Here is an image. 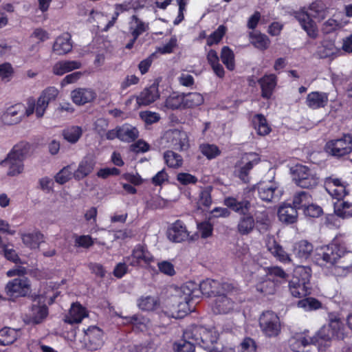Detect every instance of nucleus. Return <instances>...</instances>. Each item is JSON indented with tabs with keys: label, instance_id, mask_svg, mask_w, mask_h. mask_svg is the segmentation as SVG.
I'll return each mask as SVG.
<instances>
[{
	"label": "nucleus",
	"instance_id": "864d4df0",
	"mask_svg": "<svg viewBox=\"0 0 352 352\" xmlns=\"http://www.w3.org/2000/svg\"><path fill=\"white\" fill-rule=\"evenodd\" d=\"M115 11L111 19L107 23V25L104 28V31H107L109 28L113 27L116 22L119 15L124 12L129 10L130 5L129 3L124 2L122 3H117L114 6Z\"/></svg>",
	"mask_w": 352,
	"mask_h": 352
},
{
	"label": "nucleus",
	"instance_id": "13d9d810",
	"mask_svg": "<svg viewBox=\"0 0 352 352\" xmlns=\"http://www.w3.org/2000/svg\"><path fill=\"white\" fill-rule=\"evenodd\" d=\"M199 150L208 160L214 159L221 153L219 148L214 144H203L200 145Z\"/></svg>",
	"mask_w": 352,
	"mask_h": 352
},
{
	"label": "nucleus",
	"instance_id": "423d86ee",
	"mask_svg": "<svg viewBox=\"0 0 352 352\" xmlns=\"http://www.w3.org/2000/svg\"><path fill=\"white\" fill-rule=\"evenodd\" d=\"M293 180L298 186L311 188L319 183V177L316 170L306 166L298 164L292 168Z\"/></svg>",
	"mask_w": 352,
	"mask_h": 352
},
{
	"label": "nucleus",
	"instance_id": "a878e982",
	"mask_svg": "<svg viewBox=\"0 0 352 352\" xmlns=\"http://www.w3.org/2000/svg\"><path fill=\"white\" fill-rule=\"evenodd\" d=\"M22 160L8 154L6 158L1 162V165L8 168V176L14 177L21 174L24 170V164Z\"/></svg>",
	"mask_w": 352,
	"mask_h": 352
},
{
	"label": "nucleus",
	"instance_id": "58836bf2",
	"mask_svg": "<svg viewBox=\"0 0 352 352\" xmlns=\"http://www.w3.org/2000/svg\"><path fill=\"white\" fill-rule=\"evenodd\" d=\"M252 123L258 135L265 136L271 132V127L265 117L262 114H256L252 118Z\"/></svg>",
	"mask_w": 352,
	"mask_h": 352
},
{
	"label": "nucleus",
	"instance_id": "20e7f679",
	"mask_svg": "<svg viewBox=\"0 0 352 352\" xmlns=\"http://www.w3.org/2000/svg\"><path fill=\"white\" fill-rule=\"evenodd\" d=\"M58 95V90L54 87H50L41 92L37 100L32 97L28 98L25 106V116L28 117L34 113L37 118H42L50 102L55 100Z\"/></svg>",
	"mask_w": 352,
	"mask_h": 352
},
{
	"label": "nucleus",
	"instance_id": "c85d7f7f",
	"mask_svg": "<svg viewBox=\"0 0 352 352\" xmlns=\"http://www.w3.org/2000/svg\"><path fill=\"white\" fill-rule=\"evenodd\" d=\"M278 217L281 222L286 224H292L296 221L298 212L296 208L291 204H283L278 208Z\"/></svg>",
	"mask_w": 352,
	"mask_h": 352
},
{
	"label": "nucleus",
	"instance_id": "e2e57ef3",
	"mask_svg": "<svg viewBox=\"0 0 352 352\" xmlns=\"http://www.w3.org/2000/svg\"><path fill=\"white\" fill-rule=\"evenodd\" d=\"M173 350L175 352H194V344L186 340H181L173 344Z\"/></svg>",
	"mask_w": 352,
	"mask_h": 352
},
{
	"label": "nucleus",
	"instance_id": "f704fd0d",
	"mask_svg": "<svg viewBox=\"0 0 352 352\" xmlns=\"http://www.w3.org/2000/svg\"><path fill=\"white\" fill-rule=\"evenodd\" d=\"M149 29V24L144 22L139 19L136 15H133L131 17L129 23V30L133 37L138 38L144 32L148 31Z\"/></svg>",
	"mask_w": 352,
	"mask_h": 352
},
{
	"label": "nucleus",
	"instance_id": "f8f14e48",
	"mask_svg": "<svg viewBox=\"0 0 352 352\" xmlns=\"http://www.w3.org/2000/svg\"><path fill=\"white\" fill-rule=\"evenodd\" d=\"M258 197L266 202L277 201L283 195L278 184L274 182H261L256 185Z\"/></svg>",
	"mask_w": 352,
	"mask_h": 352
},
{
	"label": "nucleus",
	"instance_id": "2eb2a0df",
	"mask_svg": "<svg viewBox=\"0 0 352 352\" xmlns=\"http://www.w3.org/2000/svg\"><path fill=\"white\" fill-rule=\"evenodd\" d=\"M6 292L12 297L25 296L31 292L30 281L25 277L14 278L7 283Z\"/></svg>",
	"mask_w": 352,
	"mask_h": 352
},
{
	"label": "nucleus",
	"instance_id": "0e129e2a",
	"mask_svg": "<svg viewBox=\"0 0 352 352\" xmlns=\"http://www.w3.org/2000/svg\"><path fill=\"white\" fill-rule=\"evenodd\" d=\"M14 73V69L11 64L5 63L0 65V79L5 81H9Z\"/></svg>",
	"mask_w": 352,
	"mask_h": 352
},
{
	"label": "nucleus",
	"instance_id": "e433bc0d",
	"mask_svg": "<svg viewBox=\"0 0 352 352\" xmlns=\"http://www.w3.org/2000/svg\"><path fill=\"white\" fill-rule=\"evenodd\" d=\"M292 251L298 258L306 260L313 251V245L307 241L301 240L294 244Z\"/></svg>",
	"mask_w": 352,
	"mask_h": 352
},
{
	"label": "nucleus",
	"instance_id": "f257e3e1",
	"mask_svg": "<svg viewBox=\"0 0 352 352\" xmlns=\"http://www.w3.org/2000/svg\"><path fill=\"white\" fill-rule=\"evenodd\" d=\"M233 289L232 285L228 283H220L213 279H206L200 284L188 281L177 290L174 301L177 303V311L186 314L190 311L189 303L199 298L201 294L217 297L222 292L229 294Z\"/></svg>",
	"mask_w": 352,
	"mask_h": 352
},
{
	"label": "nucleus",
	"instance_id": "412c9836",
	"mask_svg": "<svg viewBox=\"0 0 352 352\" xmlns=\"http://www.w3.org/2000/svg\"><path fill=\"white\" fill-rule=\"evenodd\" d=\"M87 346L90 350H98L104 344L103 332L96 326L89 327L85 331Z\"/></svg>",
	"mask_w": 352,
	"mask_h": 352
},
{
	"label": "nucleus",
	"instance_id": "4468645a",
	"mask_svg": "<svg viewBox=\"0 0 352 352\" xmlns=\"http://www.w3.org/2000/svg\"><path fill=\"white\" fill-rule=\"evenodd\" d=\"M260 162V157L255 153H245L243 155L241 162L236 166L237 176L243 182H249V173L252 168Z\"/></svg>",
	"mask_w": 352,
	"mask_h": 352
},
{
	"label": "nucleus",
	"instance_id": "052dcab7",
	"mask_svg": "<svg viewBox=\"0 0 352 352\" xmlns=\"http://www.w3.org/2000/svg\"><path fill=\"white\" fill-rule=\"evenodd\" d=\"M1 252L5 258L14 263H20V258L13 247L10 245H3L1 248Z\"/></svg>",
	"mask_w": 352,
	"mask_h": 352
},
{
	"label": "nucleus",
	"instance_id": "3c124183",
	"mask_svg": "<svg viewBox=\"0 0 352 352\" xmlns=\"http://www.w3.org/2000/svg\"><path fill=\"white\" fill-rule=\"evenodd\" d=\"M221 59L228 69L232 71L234 69V54L230 47L224 46L221 49Z\"/></svg>",
	"mask_w": 352,
	"mask_h": 352
},
{
	"label": "nucleus",
	"instance_id": "37998d69",
	"mask_svg": "<svg viewBox=\"0 0 352 352\" xmlns=\"http://www.w3.org/2000/svg\"><path fill=\"white\" fill-rule=\"evenodd\" d=\"M139 135L138 129L130 124H124L119 127V139L124 142H132Z\"/></svg>",
	"mask_w": 352,
	"mask_h": 352
},
{
	"label": "nucleus",
	"instance_id": "9d476101",
	"mask_svg": "<svg viewBox=\"0 0 352 352\" xmlns=\"http://www.w3.org/2000/svg\"><path fill=\"white\" fill-rule=\"evenodd\" d=\"M193 339L197 344L209 352L219 339V333L216 327H197L193 329Z\"/></svg>",
	"mask_w": 352,
	"mask_h": 352
},
{
	"label": "nucleus",
	"instance_id": "393cba45",
	"mask_svg": "<svg viewBox=\"0 0 352 352\" xmlns=\"http://www.w3.org/2000/svg\"><path fill=\"white\" fill-rule=\"evenodd\" d=\"M72 50L71 35L69 33H63L56 38L52 46L53 52L61 56L65 55Z\"/></svg>",
	"mask_w": 352,
	"mask_h": 352
},
{
	"label": "nucleus",
	"instance_id": "6e6552de",
	"mask_svg": "<svg viewBox=\"0 0 352 352\" xmlns=\"http://www.w3.org/2000/svg\"><path fill=\"white\" fill-rule=\"evenodd\" d=\"M324 149L329 155L337 158L347 155L352 152V135L344 134L340 138L329 140Z\"/></svg>",
	"mask_w": 352,
	"mask_h": 352
},
{
	"label": "nucleus",
	"instance_id": "7c9ffc66",
	"mask_svg": "<svg viewBox=\"0 0 352 352\" xmlns=\"http://www.w3.org/2000/svg\"><path fill=\"white\" fill-rule=\"evenodd\" d=\"M87 316L85 307L79 303H73L69 313L65 316V321L69 324L80 323Z\"/></svg>",
	"mask_w": 352,
	"mask_h": 352
},
{
	"label": "nucleus",
	"instance_id": "39448f33",
	"mask_svg": "<svg viewBox=\"0 0 352 352\" xmlns=\"http://www.w3.org/2000/svg\"><path fill=\"white\" fill-rule=\"evenodd\" d=\"M46 289V292L34 299L30 316V321L32 323L38 324L47 317L48 309L45 303L52 304L58 295V292H54L52 285L47 286Z\"/></svg>",
	"mask_w": 352,
	"mask_h": 352
},
{
	"label": "nucleus",
	"instance_id": "79ce46f5",
	"mask_svg": "<svg viewBox=\"0 0 352 352\" xmlns=\"http://www.w3.org/2000/svg\"><path fill=\"white\" fill-rule=\"evenodd\" d=\"M137 305L142 311H153L160 307V300L156 296H142L138 300Z\"/></svg>",
	"mask_w": 352,
	"mask_h": 352
},
{
	"label": "nucleus",
	"instance_id": "473e14b6",
	"mask_svg": "<svg viewBox=\"0 0 352 352\" xmlns=\"http://www.w3.org/2000/svg\"><path fill=\"white\" fill-rule=\"evenodd\" d=\"M255 227V220L250 213H243L237 223V232L241 235L251 233Z\"/></svg>",
	"mask_w": 352,
	"mask_h": 352
},
{
	"label": "nucleus",
	"instance_id": "2f4dec72",
	"mask_svg": "<svg viewBox=\"0 0 352 352\" xmlns=\"http://www.w3.org/2000/svg\"><path fill=\"white\" fill-rule=\"evenodd\" d=\"M258 272L260 275L268 276L272 280H278V285L285 282L288 277V275L283 269L278 266L259 267Z\"/></svg>",
	"mask_w": 352,
	"mask_h": 352
},
{
	"label": "nucleus",
	"instance_id": "774afa93",
	"mask_svg": "<svg viewBox=\"0 0 352 352\" xmlns=\"http://www.w3.org/2000/svg\"><path fill=\"white\" fill-rule=\"evenodd\" d=\"M254 341L250 338H246L241 343L239 352H256Z\"/></svg>",
	"mask_w": 352,
	"mask_h": 352
},
{
	"label": "nucleus",
	"instance_id": "6e6d98bb",
	"mask_svg": "<svg viewBox=\"0 0 352 352\" xmlns=\"http://www.w3.org/2000/svg\"><path fill=\"white\" fill-rule=\"evenodd\" d=\"M74 177V168L72 165L63 168L54 177L55 181L59 184H64Z\"/></svg>",
	"mask_w": 352,
	"mask_h": 352
},
{
	"label": "nucleus",
	"instance_id": "09e8293b",
	"mask_svg": "<svg viewBox=\"0 0 352 352\" xmlns=\"http://www.w3.org/2000/svg\"><path fill=\"white\" fill-rule=\"evenodd\" d=\"M251 43L256 48L261 50H266L270 45V40L265 34L258 32L250 33Z\"/></svg>",
	"mask_w": 352,
	"mask_h": 352
},
{
	"label": "nucleus",
	"instance_id": "8fccbe9b",
	"mask_svg": "<svg viewBox=\"0 0 352 352\" xmlns=\"http://www.w3.org/2000/svg\"><path fill=\"white\" fill-rule=\"evenodd\" d=\"M164 158L167 166L170 168H177L182 166V157L172 151L165 152L164 154Z\"/></svg>",
	"mask_w": 352,
	"mask_h": 352
},
{
	"label": "nucleus",
	"instance_id": "ddd939ff",
	"mask_svg": "<svg viewBox=\"0 0 352 352\" xmlns=\"http://www.w3.org/2000/svg\"><path fill=\"white\" fill-rule=\"evenodd\" d=\"M235 292L234 287V289L229 294L222 292V294L215 297L211 302V309L213 313L215 314H227L235 310L236 304L231 298Z\"/></svg>",
	"mask_w": 352,
	"mask_h": 352
},
{
	"label": "nucleus",
	"instance_id": "de8ad7c7",
	"mask_svg": "<svg viewBox=\"0 0 352 352\" xmlns=\"http://www.w3.org/2000/svg\"><path fill=\"white\" fill-rule=\"evenodd\" d=\"M63 136L65 140L71 144H75L78 141L82 134L81 127L78 126H68L63 131Z\"/></svg>",
	"mask_w": 352,
	"mask_h": 352
},
{
	"label": "nucleus",
	"instance_id": "4be33fe9",
	"mask_svg": "<svg viewBox=\"0 0 352 352\" xmlns=\"http://www.w3.org/2000/svg\"><path fill=\"white\" fill-rule=\"evenodd\" d=\"M96 159L93 155L85 156L78 164V168L74 171V177L76 180H81L89 175L96 165Z\"/></svg>",
	"mask_w": 352,
	"mask_h": 352
},
{
	"label": "nucleus",
	"instance_id": "5701e85b",
	"mask_svg": "<svg viewBox=\"0 0 352 352\" xmlns=\"http://www.w3.org/2000/svg\"><path fill=\"white\" fill-rule=\"evenodd\" d=\"M266 247L268 251L280 262L289 263L292 261L289 254L285 251L283 247L273 237H267Z\"/></svg>",
	"mask_w": 352,
	"mask_h": 352
},
{
	"label": "nucleus",
	"instance_id": "a211bd4d",
	"mask_svg": "<svg viewBox=\"0 0 352 352\" xmlns=\"http://www.w3.org/2000/svg\"><path fill=\"white\" fill-rule=\"evenodd\" d=\"M168 239L174 243H181L189 238V232L185 224L180 220L173 223L167 230Z\"/></svg>",
	"mask_w": 352,
	"mask_h": 352
},
{
	"label": "nucleus",
	"instance_id": "a18cd8bd",
	"mask_svg": "<svg viewBox=\"0 0 352 352\" xmlns=\"http://www.w3.org/2000/svg\"><path fill=\"white\" fill-rule=\"evenodd\" d=\"M31 145L25 142L16 144L9 152L11 155L24 161L30 153Z\"/></svg>",
	"mask_w": 352,
	"mask_h": 352
},
{
	"label": "nucleus",
	"instance_id": "338daca9",
	"mask_svg": "<svg viewBox=\"0 0 352 352\" xmlns=\"http://www.w3.org/2000/svg\"><path fill=\"white\" fill-rule=\"evenodd\" d=\"M197 230L204 239L210 236L212 234V225L208 221H204L197 224Z\"/></svg>",
	"mask_w": 352,
	"mask_h": 352
},
{
	"label": "nucleus",
	"instance_id": "680f3d73",
	"mask_svg": "<svg viewBox=\"0 0 352 352\" xmlns=\"http://www.w3.org/2000/svg\"><path fill=\"white\" fill-rule=\"evenodd\" d=\"M159 271L168 276H173L176 274L174 265L168 261H162L157 263Z\"/></svg>",
	"mask_w": 352,
	"mask_h": 352
},
{
	"label": "nucleus",
	"instance_id": "49530a36",
	"mask_svg": "<svg viewBox=\"0 0 352 352\" xmlns=\"http://www.w3.org/2000/svg\"><path fill=\"white\" fill-rule=\"evenodd\" d=\"M19 336L16 329L4 327L0 330V344L3 346L12 344Z\"/></svg>",
	"mask_w": 352,
	"mask_h": 352
},
{
	"label": "nucleus",
	"instance_id": "9b49d317",
	"mask_svg": "<svg viewBox=\"0 0 352 352\" xmlns=\"http://www.w3.org/2000/svg\"><path fill=\"white\" fill-rule=\"evenodd\" d=\"M124 260L133 267H146L155 262V257L148 248L142 245H136L130 256Z\"/></svg>",
	"mask_w": 352,
	"mask_h": 352
},
{
	"label": "nucleus",
	"instance_id": "4c0bfd02",
	"mask_svg": "<svg viewBox=\"0 0 352 352\" xmlns=\"http://www.w3.org/2000/svg\"><path fill=\"white\" fill-rule=\"evenodd\" d=\"M23 243L31 249H36L43 241V234L38 230L23 233L21 235Z\"/></svg>",
	"mask_w": 352,
	"mask_h": 352
},
{
	"label": "nucleus",
	"instance_id": "b1692460",
	"mask_svg": "<svg viewBox=\"0 0 352 352\" xmlns=\"http://www.w3.org/2000/svg\"><path fill=\"white\" fill-rule=\"evenodd\" d=\"M72 101L78 105L92 102L96 97V93L91 88H77L71 92Z\"/></svg>",
	"mask_w": 352,
	"mask_h": 352
},
{
	"label": "nucleus",
	"instance_id": "c756f323",
	"mask_svg": "<svg viewBox=\"0 0 352 352\" xmlns=\"http://www.w3.org/2000/svg\"><path fill=\"white\" fill-rule=\"evenodd\" d=\"M257 280L256 288L258 292L264 295H271L276 292L278 280H272L268 276L260 275L258 273Z\"/></svg>",
	"mask_w": 352,
	"mask_h": 352
},
{
	"label": "nucleus",
	"instance_id": "72a5a7b5",
	"mask_svg": "<svg viewBox=\"0 0 352 352\" xmlns=\"http://www.w3.org/2000/svg\"><path fill=\"white\" fill-rule=\"evenodd\" d=\"M81 66V63L78 60H61L54 64L53 73L57 76H63L67 72L80 69Z\"/></svg>",
	"mask_w": 352,
	"mask_h": 352
},
{
	"label": "nucleus",
	"instance_id": "6ab92c4d",
	"mask_svg": "<svg viewBox=\"0 0 352 352\" xmlns=\"http://www.w3.org/2000/svg\"><path fill=\"white\" fill-rule=\"evenodd\" d=\"M165 135L173 148L184 151L188 148V138L186 132L175 129L167 131Z\"/></svg>",
	"mask_w": 352,
	"mask_h": 352
},
{
	"label": "nucleus",
	"instance_id": "f3484780",
	"mask_svg": "<svg viewBox=\"0 0 352 352\" xmlns=\"http://www.w3.org/2000/svg\"><path fill=\"white\" fill-rule=\"evenodd\" d=\"M342 322L336 316H329V323L323 326L318 332V337L324 340L340 338L339 333L342 329Z\"/></svg>",
	"mask_w": 352,
	"mask_h": 352
},
{
	"label": "nucleus",
	"instance_id": "1a4fd4ad",
	"mask_svg": "<svg viewBox=\"0 0 352 352\" xmlns=\"http://www.w3.org/2000/svg\"><path fill=\"white\" fill-rule=\"evenodd\" d=\"M352 256L350 252H346L344 248L336 244H331L330 245L321 248L317 253L316 258L318 264L324 265L330 264L333 265L338 259L342 257H349Z\"/></svg>",
	"mask_w": 352,
	"mask_h": 352
},
{
	"label": "nucleus",
	"instance_id": "dca6fc26",
	"mask_svg": "<svg viewBox=\"0 0 352 352\" xmlns=\"http://www.w3.org/2000/svg\"><path fill=\"white\" fill-rule=\"evenodd\" d=\"M25 116V106L19 103L8 107L1 116V122L6 125L16 124Z\"/></svg>",
	"mask_w": 352,
	"mask_h": 352
},
{
	"label": "nucleus",
	"instance_id": "c03bdc74",
	"mask_svg": "<svg viewBox=\"0 0 352 352\" xmlns=\"http://www.w3.org/2000/svg\"><path fill=\"white\" fill-rule=\"evenodd\" d=\"M184 108L193 109L204 104V97L198 92H190L184 94Z\"/></svg>",
	"mask_w": 352,
	"mask_h": 352
},
{
	"label": "nucleus",
	"instance_id": "bf43d9fd",
	"mask_svg": "<svg viewBox=\"0 0 352 352\" xmlns=\"http://www.w3.org/2000/svg\"><path fill=\"white\" fill-rule=\"evenodd\" d=\"M226 31L227 28L226 26L223 25H219L218 28L207 38V45L212 46L218 44L225 35Z\"/></svg>",
	"mask_w": 352,
	"mask_h": 352
},
{
	"label": "nucleus",
	"instance_id": "ea45409f",
	"mask_svg": "<svg viewBox=\"0 0 352 352\" xmlns=\"http://www.w3.org/2000/svg\"><path fill=\"white\" fill-rule=\"evenodd\" d=\"M165 107L171 110L184 109V93L173 92L165 101Z\"/></svg>",
	"mask_w": 352,
	"mask_h": 352
},
{
	"label": "nucleus",
	"instance_id": "4d7b16f0",
	"mask_svg": "<svg viewBox=\"0 0 352 352\" xmlns=\"http://www.w3.org/2000/svg\"><path fill=\"white\" fill-rule=\"evenodd\" d=\"M321 306V302L314 298H306L298 302V307L306 311L318 309Z\"/></svg>",
	"mask_w": 352,
	"mask_h": 352
},
{
	"label": "nucleus",
	"instance_id": "aec40b11",
	"mask_svg": "<svg viewBox=\"0 0 352 352\" xmlns=\"http://www.w3.org/2000/svg\"><path fill=\"white\" fill-rule=\"evenodd\" d=\"M324 187L329 195L338 200L342 199L348 193L344 183L340 179L332 177L325 179Z\"/></svg>",
	"mask_w": 352,
	"mask_h": 352
},
{
	"label": "nucleus",
	"instance_id": "bb28decb",
	"mask_svg": "<svg viewBox=\"0 0 352 352\" xmlns=\"http://www.w3.org/2000/svg\"><path fill=\"white\" fill-rule=\"evenodd\" d=\"M160 97L158 87L153 84L149 87L145 88L136 98L138 106H146L154 102Z\"/></svg>",
	"mask_w": 352,
	"mask_h": 352
},
{
	"label": "nucleus",
	"instance_id": "c9c22d12",
	"mask_svg": "<svg viewBox=\"0 0 352 352\" xmlns=\"http://www.w3.org/2000/svg\"><path fill=\"white\" fill-rule=\"evenodd\" d=\"M262 91V96L265 98H270L273 90L276 85V77L274 74L265 75L258 81Z\"/></svg>",
	"mask_w": 352,
	"mask_h": 352
},
{
	"label": "nucleus",
	"instance_id": "603ef678",
	"mask_svg": "<svg viewBox=\"0 0 352 352\" xmlns=\"http://www.w3.org/2000/svg\"><path fill=\"white\" fill-rule=\"evenodd\" d=\"M312 201L311 197L308 192L301 191L296 193L293 199V207L296 208V210L300 208H305L308 204Z\"/></svg>",
	"mask_w": 352,
	"mask_h": 352
},
{
	"label": "nucleus",
	"instance_id": "f03ea898",
	"mask_svg": "<svg viewBox=\"0 0 352 352\" xmlns=\"http://www.w3.org/2000/svg\"><path fill=\"white\" fill-rule=\"evenodd\" d=\"M308 11L297 13L296 18L308 36L314 38L318 35V29L311 17L321 21L327 16V10L322 3L315 1L310 4Z\"/></svg>",
	"mask_w": 352,
	"mask_h": 352
},
{
	"label": "nucleus",
	"instance_id": "cd10ccee",
	"mask_svg": "<svg viewBox=\"0 0 352 352\" xmlns=\"http://www.w3.org/2000/svg\"><path fill=\"white\" fill-rule=\"evenodd\" d=\"M306 104L312 109L324 107L329 101V94L322 91H311L307 94Z\"/></svg>",
	"mask_w": 352,
	"mask_h": 352
},
{
	"label": "nucleus",
	"instance_id": "69168bd1",
	"mask_svg": "<svg viewBox=\"0 0 352 352\" xmlns=\"http://www.w3.org/2000/svg\"><path fill=\"white\" fill-rule=\"evenodd\" d=\"M177 180L184 186L190 184H195L197 182L198 179L195 176L188 173H179L177 175Z\"/></svg>",
	"mask_w": 352,
	"mask_h": 352
},
{
	"label": "nucleus",
	"instance_id": "0eeeda50",
	"mask_svg": "<svg viewBox=\"0 0 352 352\" xmlns=\"http://www.w3.org/2000/svg\"><path fill=\"white\" fill-rule=\"evenodd\" d=\"M259 327L267 338H276L281 331V323L278 316L273 311L263 312L259 318Z\"/></svg>",
	"mask_w": 352,
	"mask_h": 352
},
{
	"label": "nucleus",
	"instance_id": "5fc2aeb1",
	"mask_svg": "<svg viewBox=\"0 0 352 352\" xmlns=\"http://www.w3.org/2000/svg\"><path fill=\"white\" fill-rule=\"evenodd\" d=\"M334 212L337 216L342 218H348L352 216V204L343 201L334 204Z\"/></svg>",
	"mask_w": 352,
	"mask_h": 352
},
{
	"label": "nucleus",
	"instance_id": "7ed1b4c3",
	"mask_svg": "<svg viewBox=\"0 0 352 352\" xmlns=\"http://www.w3.org/2000/svg\"><path fill=\"white\" fill-rule=\"evenodd\" d=\"M311 270L309 267L298 266L294 271V276L289 281L288 287L292 296L302 298L311 294L310 278Z\"/></svg>",
	"mask_w": 352,
	"mask_h": 352
},
{
	"label": "nucleus",
	"instance_id": "a19ab883",
	"mask_svg": "<svg viewBox=\"0 0 352 352\" xmlns=\"http://www.w3.org/2000/svg\"><path fill=\"white\" fill-rule=\"evenodd\" d=\"M224 205L241 214L248 211L250 207L248 201L244 200L239 201L232 197H226L224 199Z\"/></svg>",
	"mask_w": 352,
	"mask_h": 352
}]
</instances>
